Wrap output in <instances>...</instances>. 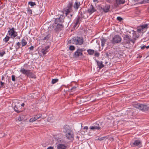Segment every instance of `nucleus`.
<instances>
[{
	"mask_svg": "<svg viewBox=\"0 0 149 149\" xmlns=\"http://www.w3.org/2000/svg\"><path fill=\"white\" fill-rule=\"evenodd\" d=\"M65 17L64 15H61L58 18H55L54 23L50 25V28L55 32H59L64 27L63 23L64 22Z\"/></svg>",
	"mask_w": 149,
	"mask_h": 149,
	"instance_id": "1",
	"label": "nucleus"
},
{
	"mask_svg": "<svg viewBox=\"0 0 149 149\" xmlns=\"http://www.w3.org/2000/svg\"><path fill=\"white\" fill-rule=\"evenodd\" d=\"M63 130L67 139L70 140L74 138L73 132L67 125H65L63 127Z\"/></svg>",
	"mask_w": 149,
	"mask_h": 149,
	"instance_id": "2",
	"label": "nucleus"
},
{
	"mask_svg": "<svg viewBox=\"0 0 149 149\" xmlns=\"http://www.w3.org/2000/svg\"><path fill=\"white\" fill-rule=\"evenodd\" d=\"M73 2L72 0L69 1L63 9L64 11L65 12V15H67L73 12L72 8Z\"/></svg>",
	"mask_w": 149,
	"mask_h": 149,
	"instance_id": "3",
	"label": "nucleus"
},
{
	"mask_svg": "<svg viewBox=\"0 0 149 149\" xmlns=\"http://www.w3.org/2000/svg\"><path fill=\"white\" fill-rule=\"evenodd\" d=\"M83 42V38L78 37H74L68 41V42L70 43H73L78 45H81Z\"/></svg>",
	"mask_w": 149,
	"mask_h": 149,
	"instance_id": "4",
	"label": "nucleus"
},
{
	"mask_svg": "<svg viewBox=\"0 0 149 149\" xmlns=\"http://www.w3.org/2000/svg\"><path fill=\"white\" fill-rule=\"evenodd\" d=\"M133 106L135 108H137L142 111L149 110V106L148 107L146 105L141 104L140 103L134 104H133Z\"/></svg>",
	"mask_w": 149,
	"mask_h": 149,
	"instance_id": "5",
	"label": "nucleus"
},
{
	"mask_svg": "<svg viewBox=\"0 0 149 149\" xmlns=\"http://www.w3.org/2000/svg\"><path fill=\"white\" fill-rule=\"evenodd\" d=\"M148 28V25L145 24L137 27V31L139 33H143L146 31Z\"/></svg>",
	"mask_w": 149,
	"mask_h": 149,
	"instance_id": "6",
	"label": "nucleus"
},
{
	"mask_svg": "<svg viewBox=\"0 0 149 149\" xmlns=\"http://www.w3.org/2000/svg\"><path fill=\"white\" fill-rule=\"evenodd\" d=\"M122 39L121 37L118 35H116L111 40L112 43L113 44L118 43L121 41Z\"/></svg>",
	"mask_w": 149,
	"mask_h": 149,
	"instance_id": "7",
	"label": "nucleus"
},
{
	"mask_svg": "<svg viewBox=\"0 0 149 149\" xmlns=\"http://www.w3.org/2000/svg\"><path fill=\"white\" fill-rule=\"evenodd\" d=\"M54 139L58 143H65V141L63 139V136L62 134H59L56 135Z\"/></svg>",
	"mask_w": 149,
	"mask_h": 149,
	"instance_id": "8",
	"label": "nucleus"
},
{
	"mask_svg": "<svg viewBox=\"0 0 149 149\" xmlns=\"http://www.w3.org/2000/svg\"><path fill=\"white\" fill-rule=\"evenodd\" d=\"M51 36V34L49 32H46L44 33L43 34L40 36L41 40H48L49 38Z\"/></svg>",
	"mask_w": 149,
	"mask_h": 149,
	"instance_id": "9",
	"label": "nucleus"
},
{
	"mask_svg": "<svg viewBox=\"0 0 149 149\" xmlns=\"http://www.w3.org/2000/svg\"><path fill=\"white\" fill-rule=\"evenodd\" d=\"M83 51L82 49H77V50L75 52L73 56L75 58H77L79 56H81L83 55L82 52Z\"/></svg>",
	"mask_w": 149,
	"mask_h": 149,
	"instance_id": "10",
	"label": "nucleus"
},
{
	"mask_svg": "<svg viewBox=\"0 0 149 149\" xmlns=\"http://www.w3.org/2000/svg\"><path fill=\"white\" fill-rule=\"evenodd\" d=\"M96 11V9L92 4L90 5H89L87 11L90 15L91 14L93 13Z\"/></svg>",
	"mask_w": 149,
	"mask_h": 149,
	"instance_id": "11",
	"label": "nucleus"
},
{
	"mask_svg": "<svg viewBox=\"0 0 149 149\" xmlns=\"http://www.w3.org/2000/svg\"><path fill=\"white\" fill-rule=\"evenodd\" d=\"M125 3V0H116V2L114 3L113 6V8L118 7L119 5L123 4Z\"/></svg>",
	"mask_w": 149,
	"mask_h": 149,
	"instance_id": "12",
	"label": "nucleus"
},
{
	"mask_svg": "<svg viewBox=\"0 0 149 149\" xmlns=\"http://www.w3.org/2000/svg\"><path fill=\"white\" fill-rule=\"evenodd\" d=\"M124 41L126 43L129 44L130 41L133 42V40L131 39V36L130 35H126L124 37Z\"/></svg>",
	"mask_w": 149,
	"mask_h": 149,
	"instance_id": "13",
	"label": "nucleus"
},
{
	"mask_svg": "<svg viewBox=\"0 0 149 149\" xmlns=\"http://www.w3.org/2000/svg\"><path fill=\"white\" fill-rule=\"evenodd\" d=\"M105 13L108 12L110 11V6L109 5L106 4L103 7L100 8Z\"/></svg>",
	"mask_w": 149,
	"mask_h": 149,
	"instance_id": "14",
	"label": "nucleus"
},
{
	"mask_svg": "<svg viewBox=\"0 0 149 149\" xmlns=\"http://www.w3.org/2000/svg\"><path fill=\"white\" fill-rule=\"evenodd\" d=\"M103 123V122H97L93 125L97 130H99L104 127Z\"/></svg>",
	"mask_w": 149,
	"mask_h": 149,
	"instance_id": "15",
	"label": "nucleus"
},
{
	"mask_svg": "<svg viewBox=\"0 0 149 149\" xmlns=\"http://www.w3.org/2000/svg\"><path fill=\"white\" fill-rule=\"evenodd\" d=\"M141 141L140 140H135L134 142L130 143V145L132 146L135 147L139 146L141 144Z\"/></svg>",
	"mask_w": 149,
	"mask_h": 149,
	"instance_id": "16",
	"label": "nucleus"
},
{
	"mask_svg": "<svg viewBox=\"0 0 149 149\" xmlns=\"http://www.w3.org/2000/svg\"><path fill=\"white\" fill-rule=\"evenodd\" d=\"M49 46H46L41 50V53L44 55L45 54L49 51Z\"/></svg>",
	"mask_w": 149,
	"mask_h": 149,
	"instance_id": "17",
	"label": "nucleus"
},
{
	"mask_svg": "<svg viewBox=\"0 0 149 149\" xmlns=\"http://www.w3.org/2000/svg\"><path fill=\"white\" fill-rule=\"evenodd\" d=\"M81 5L80 2L79 1H76L73 5V7L75 10H77Z\"/></svg>",
	"mask_w": 149,
	"mask_h": 149,
	"instance_id": "18",
	"label": "nucleus"
},
{
	"mask_svg": "<svg viewBox=\"0 0 149 149\" xmlns=\"http://www.w3.org/2000/svg\"><path fill=\"white\" fill-rule=\"evenodd\" d=\"M95 61L97 62V65L100 69H101L104 67V65L103 64V62L102 61H99L97 60H96Z\"/></svg>",
	"mask_w": 149,
	"mask_h": 149,
	"instance_id": "19",
	"label": "nucleus"
},
{
	"mask_svg": "<svg viewBox=\"0 0 149 149\" xmlns=\"http://www.w3.org/2000/svg\"><path fill=\"white\" fill-rule=\"evenodd\" d=\"M57 149H66L67 146L64 144L59 143L57 145Z\"/></svg>",
	"mask_w": 149,
	"mask_h": 149,
	"instance_id": "20",
	"label": "nucleus"
},
{
	"mask_svg": "<svg viewBox=\"0 0 149 149\" xmlns=\"http://www.w3.org/2000/svg\"><path fill=\"white\" fill-rule=\"evenodd\" d=\"M30 70H26L25 69H21L20 71L22 73V74H24L26 76L27 75L29 71Z\"/></svg>",
	"mask_w": 149,
	"mask_h": 149,
	"instance_id": "21",
	"label": "nucleus"
},
{
	"mask_svg": "<svg viewBox=\"0 0 149 149\" xmlns=\"http://www.w3.org/2000/svg\"><path fill=\"white\" fill-rule=\"evenodd\" d=\"M15 31L14 29L13 28H12L11 29L10 28L8 31V33L10 36H13Z\"/></svg>",
	"mask_w": 149,
	"mask_h": 149,
	"instance_id": "22",
	"label": "nucleus"
},
{
	"mask_svg": "<svg viewBox=\"0 0 149 149\" xmlns=\"http://www.w3.org/2000/svg\"><path fill=\"white\" fill-rule=\"evenodd\" d=\"M80 19V17L78 16L76 19V22L73 26V27L75 28L77 25L79 24V21Z\"/></svg>",
	"mask_w": 149,
	"mask_h": 149,
	"instance_id": "23",
	"label": "nucleus"
},
{
	"mask_svg": "<svg viewBox=\"0 0 149 149\" xmlns=\"http://www.w3.org/2000/svg\"><path fill=\"white\" fill-rule=\"evenodd\" d=\"M27 76L29 77H31L32 78H36V76L35 74H33L31 71V70H30Z\"/></svg>",
	"mask_w": 149,
	"mask_h": 149,
	"instance_id": "24",
	"label": "nucleus"
},
{
	"mask_svg": "<svg viewBox=\"0 0 149 149\" xmlns=\"http://www.w3.org/2000/svg\"><path fill=\"white\" fill-rule=\"evenodd\" d=\"M100 40L101 42V46L102 47H103L107 41V40L104 38H102L100 39Z\"/></svg>",
	"mask_w": 149,
	"mask_h": 149,
	"instance_id": "25",
	"label": "nucleus"
},
{
	"mask_svg": "<svg viewBox=\"0 0 149 149\" xmlns=\"http://www.w3.org/2000/svg\"><path fill=\"white\" fill-rule=\"evenodd\" d=\"M21 43L22 47H23L26 45L27 44V42L25 40L24 38H23L21 40Z\"/></svg>",
	"mask_w": 149,
	"mask_h": 149,
	"instance_id": "26",
	"label": "nucleus"
},
{
	"mask_svg": "<svg viewBox=\"0 0 149 149\" xmlns=\"http://www.w3.org/2000/svg\"><path fill=\"white\" fill-rule=\"evenodd\" d=\"M38 119L37 115H35L34 117L31 118L29 120L30 122H33Z\"/></svg>",
	"mask_w": 149,
	"mask_h": 149,
	"instance_id": "27",
	"label": "nucleus"
},
{
	"mask_svg": "<svg viewBox=\"0 0 149 149\" xmlns=\"http://www.w3.org/2000/svg\"><path fill=\"white\" fill-rule=\"evenodd\" d=\"M87 52L88 54L90 55H92L94 54L95 53V51L92 49H89L87 50Z\"/></svg>",
	"mask_w": 149,
	"mask_h": 149,
	"instance_id": "28",
	"label": "nucleus"
},
{
	"mask_svg": "<svg viewBox=\"0 0 149 149\" xmlns=\"http://www.w3.org/2000/svg\"><path fill=\"white\" fill-rule=\"evenodd\" d=\"M72 15L73 14H71L70 15H69V14H68L67 15H66V17H67L68 18V23L69 22L71 21Z\"/></svg>",
	"mask_w": 149,
	"mask_h": 149,
	"instance_id": "29",
	"label": "nucleus"
},
{
	"mask_svg": "<svg viewBox=\"0 0 149 149\" xmlns=\"http://www.w3.org/2000/svg\"><path fill=\"white\" fill-rule=\"evenodd\" d=\"M14 110L17 113H19L21 112L18 109V107L16 105H15L13 108Z\"/></svg>",
	"mask_w": 149,
	"mask_h": 149,
	"instance_id": "30",
	"label": "nucleus"
},
{
	"mask_svg": "<svg viewBox=\"0 0 149 149\" xmlns=\"http://www.w3.org/2000/svg\"><path fill=\"white\" fill-rule=\"evenodd\" d=\"M10 38V37L8 36H6L3 39V41L5 42H7L8 40H9Z\"/></svg>",
	"mask_w": 149,
	"mask_h": 149,
	"instance_id": "31",
	"label": "nucleus"
},
{
	"mask_svg": "<svg viewBox=\"0 0 149 149\" xmlns=\"http://www.w3.org/2000/svg\"><path fill=\"white\" fill-rule=\"evenodd\" d=\"M58 80L57 79H53L52 81V84H54L57 82Z\"/></svg>",
	"mask_w": 149,
	"mask_h": 149,
	"instance_id": "32",
	"label": "nucleus"
},
{
	"mask_svg": "<svg viewBox=\"0 0 149 149\" xmlns=\"http://www.w3.org/2000/svg\"><path fill=\"white\" fill-rule=\"evenodd\" d=\"M30 5V6H34L36 5V3L35 2H29L28 3Z\"/></svg>",
	"mask_w": 149,
	"mask_h": 149,
	"instance_id": "33",
	"label": "nucleus"
},
{
	"mask_svg": "<svg viewBox=\"0 0 149 149\" xmlns=\"http://www.w3.org/2000/svg\"><path fill=\"white\" fill-rule=\"evenodd\" d=\"M16 45H17L16 49H18L20 48V45H21L20 43L19 42H18L16 44Z\"/></svg>",
	"mask_w": 149,
	"mask_h": 149,
	"instance_id": "34",
	"label": "nucleus"
},
{
	"mask_svg": "<svg viewBox=\"0 0 149 149\" xmlns=\"http://www.w3.org/2000/svg\"><path fill=\"white\" fill-rule=\"evenodd\" d=\"M75 48L74 46L71 45L69 47V49L71 50H74L75 49Z\"/></svg>",
	"mask_w": 149,
	"mask_h": 149,
	"instance_id": "35",
	"label": "nucleus"
},
{
	"mask_svg": "<svg viewBox=\"0 0 149 149\" xmlns=\"http://www.w3.org/2000/svg\"><path fill=\"white\" fill-rule=\"evenodd\" d=\"M100 53L97 52V51H95V53L94 55L95 56L98 57L100 56Z\"/></svg>",
	"mask_w": 149,
	"mask_h": 149,
	"instance_id": "36",
	"label": "nucleus"
},
{
	"mask_svg": "<svg viewBox=\"0 0 149 149\" xmlns=\"http://www.w3.org/2000/svg\"><path fill=\"white\" fill-rule=\"evenodd\" d=\"M90 129H91L92 130H97L96 127H95V126L93 125L92 126H91L90 127V128H89Z\"/></svg>",
	"mask_w": 149,
	"mask_h": 149,
	"instance_id": "37",
	"label": "nucleus"
},
{
	"mask_svg": "<svg viewBox=\"0 0 149 149\" xmlns=\"http://www.w3.org/2000/svg\"><path fill=\"white\" fill-rule=\"evenodd\" d=\"M12 81H15V76L14 75H12Z\"/></svg>",
	"mask_w": 149,
	"mask_h": 149,
	"instance_id": "38",
	"label": "nucleus"
},
{
	"mask_svg": "<svg viewBox=\"0 0 149 149\" xmlns=\"http://www.w3.org/2000/svg\"><path fill=\"white\" fill-rule=\"evenodd\" d=\"M6 53L5 51H3L1 52H0V56L2 57Z\"/></svg>",
	"mask_w": 149,
	"mask_h": 149,
	"instance_id": "39",
	"label": "nucleus"
},
{
	"mask_svg": "<svg viewBox=\"0 0 149 149\" xmlns=\"http://www.w3.org/2000/svg\"><path fill=\"white\" fill-rule=\"evenodd\" d=\"M117 19L120 21H121L123 19L122 18L120 17H117Z\"/></svg>",
	"mask_w": 149,
	"mask_h": 149,
	"instance_id": "40",
	"label": "nucleus"
},
{
	"mask_svg": "<svg viewBox=\"0 0 149 149\" xmlns=\"http://www.w3.org/2000/svg\"><path fill=\"white\" fill-rule=\"evenodd\" d=\"M17 32H15V31L14 33V34L13 35V37L14 38H15L16 36H17Z\"/></svg>",
	"mask_w": 149,
	"mask_h": 149,
	"instance_id": "41",
	"label": "nucleus"
},
{
	"mask_svg": "<svg viewBox=\"0 0 149 149\" xmlns=\"http://www.w3.org/2000/svg\"><path fill=\"white\" fill-rule=\"evenodd\" d=\"M104 137H102L98 138V140L100 141H102L104 139Z\"/></svg>",
	"mask_w": 149,
	"mask_h": 149,
	"instance_id": "42",
	"label": "nucleus"
},
{
	"mask_svg": "<svg viewBox=\"0 0 149 149\" xmlns=\"http://www.w3.org/2000/svg\"><path fill=\"white\" fill-rule=\"evenodd\" d=\"M76 87L75 86H73V87H72L71 88V90H72V91H74L75 90V89H76Z\"/></svg>",
	"mask_w": 149,
	"mask_h": 149,
	"instance_id": "43",
	"label": "nucleus"
},
{
	"mask_svg": "<svg viewBox=\"0 0 149 149\" xmlns=\"http://www.w3.org/2000/svg\"><path fill=\"white\" fill-rule=\"evenodd\" d=\"M28 12L30 14H32V10L31 9H28Z\"/></svg>",
	"mask_w": 149,
	"mask_h": 149,
	"instance_id": "44",
	"label": "nucleus"
},
{
	"mask_svg": "<svg viewBox=\"0 0 149 149\" xmlns=\"http://www.w3.org/2000/svg\"><path fill=\"white\" fill-rule=\"evenodd\" d=\"M37 116H38V119H39V118H41V117L42 116V115L41 114H39L38 115H36Z\"/></svg>",
	"mask_w": 149,
	"mask_h": 149,
	"instance_id": "45",
	"label": "nucleus"
},
{
	"mask_svg": "<svg viewBox=\"0 0 149 149\" xmlns=\"http://www.w3.org/2000/svg\"><path fill=\"white\" fill-rule=\"evenodd\" d=\"M0 83L1 84V86L3 87V86L4 84V83L3 82H2V81H0Z\"/></svg>",
	"mask_w": 149,
	"mask_h": 149,
	"instance_id": "46",
	"label": "nucleus"
},
{
	"mask_svg": "<svg viewBox=\"0 0 149 149\" xmlns=\"http://www.w3.org/2000/svg\"><path fill=\"white\" fill-rule=\"evenodd\" d=\"M34 48V47L33 46H32L29 47V49L30 50H33Z\"/></svg>",
	"mask_w": 149,
	"mask_h": 149,
	"instance_id": "47",
	"label": "nucleus"
},
{
	"mask_svg": "<svg viewBox=\"0 0 149 149\" xmlns=\"http://www.w3.org/2000/svg\"><path fill=\"white\" fill-rule=\"evenodd\" d=\"M84 129L85 130H87L88 129V127L87 126H85L84 127Z\"/></svg>",
	"mask_w": 149,
	"mask_h": 149,
	"instance_id": "48",
	"label": "nucleus"
},
{
	"mask_svg": "<svg viewBox=\"0 0 149 149\" xmlns=\"http://www.w3.org/2000/svg\"><path fill=\"white\" fill-rule=\"evenodd\" d=\"M146 47V46L145 45H144L141 47V49H143Z\"/></svg>",
	"mask_w": 149,
	"mask_h": 149,
	"instance_id": "49",
	"label": "nucleus"
},
{
	"mask_svg": "<svg viewBox=\"0 0 149 149\" xmlns=\"http://www.w3.org/2000/svg\"><path fill=\"white\" fill-rule=\"evenodd\" d=\"M47 149H53V147L51 146H50L47 148Z\"/></svg>",
	"mask_w": 149,
	"mask_h": 149,
	"instance_id": "50",
	"label": "nucleus"
},
{
	"mask_svg": "<svg viewBox=\"0 0 149 149\" xmlns=\"http://www.w3.org/2000/svg\"><path fill=\"white\" fill-rule=\"evenodd\" d=\"M21 106L22 107H24V103H22L21 105Z\"/></svg>",
	"mask_w": 149,
	"mask_h": 149,
	"instance_id": "51",
	"label": "nucleus"
},
{
	"mask_svg": "<svg viewBox=\"0 0 149 149\" xmlns=\"http://www.w3.org/2000/svg\"><path fill=\"white\" fill-rule=\"evenodd\" d=\"M146 3H149V0H147V1H146Z\"/></svg>",
	"mask_w": 149,
	"mask_h": 149,
	"instance_id": "52",
	"label": "nucleus"
},
{
	"mask_svg": "<svg viewBox=\"0 0 149 149\" xmlns=\"http://www.w3.org/2000/svg\"><path fill=\"white\" fill-rule=\"evenodd\" d=\"M133 31H134V32H133V34L134 35L135 34H136V32H135V31H134V30Z\"/></svg>",
	"mask_w": 149,
	"mask_h": 149,
	"instance_id": "53",
	"label": "nucleus"
},
{
	"mask_svg": "<svg viewBox=\"0 0 149 149\" xmlns=\"http://www.w3.org/2000/svg\"><path fill=\"white\" fill-rule=\"evenodd\" d=\"M106 55L107 56H109V54L107 53H106Z\"/></svg>",
	"mask_w": 149,
	"mask_h": 149,
	"instance_id": "54",
	"label": "nucleus"
},
{
	"mask_svg": "<svg viewBox=\"0 0 149 149\" xmlns=\"http://www.w3.org/2000/svg\"><path fill=\"white\" fill-rule=\"evenodd\" d=\"M16 38H17V39H20V37L19 36H17V37Z\"/></svg>",
	"mask_w": 149,
	"mask_h": 149,
	"instance_id": "55",
	"label": "nucleus"
},
{
	"mask_svg": "<svg viewBox=\"0 0 149 149\" xmlns=\"http://www.w3.org/2000/svg\"><path fill=\"white\" fill-rule=\"evenodd\" d=\"M146 48L147 49H148L149 48V45L148 46H146Z\"/></svg>",
	"mask_w": 149,
	"mask_h": 149,
	"instance_id": "56",
	"label": "nucleus"
},
{
	"mask_svg": "<svg viewBox=\"0 0 149 149\" xmlns=\"http://www.w3.org/2000/svg\"><path fill=\"white\" fill-rule=\"evenodd\" d=\"M18 120H22V119H21V117H20L19 118H18Z\"/></svg>",
	"mask_w": 149,
	"mask_h": 149,
	"instance_id": "57",
	"label": "nucleus"
},
{
	"mask_svg": "<svg viewBox=\"0 0 149 149\" xmlns=\"http://www.w3.org/2000/svg\"><path fill=\"white\" fill-rule=\"evenodd\" d=\"M3 79H4V77L3 76L2 77L1 79L3 80Z\"/></svg>",
	"mask_w": 149,
	"mask_h": 149,
	"instance_id": "58",
	"label": "nucleus"
},
{
	"mask_svg": "<svg viewBox=\"0 0 149 149\" xmlns=\"http://www.w3.org/2000/svg\"><path fill=\"white\" fill-rule=\"evenodd\" d=\"M97 0H93V2H95L96 1H97Z\"/></svg>",
	"mask_w": 149,
	"mask_h": 149,
	"instance_id": "59",
	"label": "nucleus"
},
{
	"mask_svg": "<svg viewBox=\"0 0 149 149\" xmlns=\"http://www.w3.org/2000/svg\"><path fill=\"white\" fill-rule=\"evenodd\" d=\"M148 33H149V31H148Z\"/></svg>",
	"mask_w": 149,
	"mask_h": 149,
	"instance_id": "60",
	"label": "nucleus"
}]
</instances>
